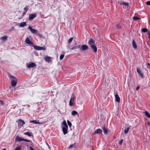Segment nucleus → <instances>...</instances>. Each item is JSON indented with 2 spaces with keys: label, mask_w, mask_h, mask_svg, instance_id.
I'll return each instance as SVG.
<instances>
[{
  "label": "nucleus",
  "mask_w": 150,
  "mask_h": 150,
  "mask_svg": "<svg viewBox=\"0 0 150 150\" xmlns=\"http://www.w3.org/2000/svg\"><path fill=\"white\" fill-rule=\"evenodd\" d=\"M62 127L64 134H67V133L68 127L65 120L64 121L62 122Z\"/></svg>",
  "instance_id": "1"
},
{
  "label": "nucleus",
  "mask_w": 150,
  "mask_h": 150,
  "mask_svg": "<svg viewBox=\"0 0 150 150\" xmlns=\"http://www.w3.org/2000/svg\"><path fill=\"white\" fill-rule=\"evenodd\" d=\"M9 77L10 79H12L11 85L13 87L16 86L17 84V79L13 76L9 75Z\"/></svg>",
  "instance_id": "2"
},
{
  "label": "nucleus",
  "mask_w": 150,
  "mask_h": 150,
  "mask_svg": "<svg viewBox=\"0 0 150 150\" xmlns=\"http://www.w3.org/2000/svg\"><path fill=\"white\" fill-rule=\"evenodd\" d=\"M33 47L35 50H45V48L44 47L38 46L36 45H34Z\"/></svg>",
  "instance_id": "3"
},
{
  "label": "nucleus",
  "mask_w": 150,
  "mask_h": 150,
  "mask_svg": "<svg viewBox=\"0 0 150 150\" xmlns=\"http://www.w3.org/2000/svg\"><path fill=\"white\" fill-rule=\"evenodd\" d=\"M28 29L30 30L31 31V32L33 33L36 34L37 32V31L35 29H33L32 28V27L30 26H29L28 27Z\"/></svg>",
  "instance_id": "4"
},
{
  "label": "nucleus",
  "mask_w": 150,
  "mask_h": 150,
  "mask_svg": "<svg viewBox=\"0 0 150 150\" xmlns=\"http://www.w3.org/2000/svg\"><path fill=\"white\" fill-rule=\"evenodd\" d=\"M88 43L90 46L95 45V41L92 39L91 38L88 42Z\"/></svg>",
  "instance_id": "5"
},
{
  "label": "nucleus",
  "mask_w": 150,
  "mask_h": 150,
  "mask_svg": "<svg viewBox=\"0 0 150 150\" xmlns=\"http://www.w3.org/2000/svg\"><path fill=\"white\" fill-rule=\"evenodd\" d=\"M88 47L86 45H82L81 47V50L84 51L88 49Z\"/></svg>",
  "instance_id": "6"
},
{
  "label": "nucleus",
  "mask_w": 150,
  "mask_h": 150,
  "mask_svg": "<svg viewBox=\"0 0 150 150\" xmlns=\"http://www.w3.org/2000/svg\"><path fill=\"white\" fill-rule=\"evenodd\" d=\"M36 16V14H30L29 15V19L31 20L33 19Z\"/></svg>",
  "instance_id": "7"
},
{
  "label": "nucleus",
  "mask_w": 150,
  "mask_h": 150,
  "mask_svg": "<svg viewBox=\"0 0 150 150\" xmlns=\"http://www.w3.org/2000/svg\"><path fill=\"white\" fill-rule=\"evenodd\" d=\"M90 46L94 52L95 53L97 51V48L95 45H92Z\"/></svg>",
  "instance_id": "8"
},
{
  "label": "nucleus",
  "mask_w": 150,
  "mask_h": 150,
  "mask_svg": "<svg viewBox=\"0 0 150 150\" xmlns=\"http://www.w3.org/2000/svg\"><path fill=\"white\" fill-rule=\"evenodd\" d=\"M115 101L119 103L120 101V98L117 94H116L115 95Z\"/></svg>",
  "instance_id": "9"
},
{
  "label": "nucleus",
  "mask_w": 150,
  "mask_h": 150,
  "mask_svg": "<svg viewBox=\"0 0 150 150\" xmlns=\"http://www.w3.org/2000/svg\"><path fill=\"white\" fill-rule=\"evenodd\" d=\"M137 72L142 78H143V75L139 69H137Z\"/></svg>",
  "instance_id": "10"
},
{
  "label": "nucleus",
  "mask_w": 150,
  "mask_h": 150,
  "mask_svg": "<svg viewBox=\"0 0 150 150\" xmlns=\"http://www.w3.org/2000/svg\"><path fill=\"white\" fill-rule=\"evenodd\" d=\"M25 42L28 44H33L32 42L30 40L28 37L26 38L25 40Z\"/></svg>",
  "instance_id": "11"
},
{
  "label": "nucleus",
  "mask_w": 150,
  "mask_h": 150,
  "mask_svg": "<svg viewBox=\"0 0 150 150\" xmlns=\"http://www.w3.org/2000/svg\"><path fill=\"white\" fill-rule=\"evenodd\" d=\"M36 67V64L34 63H32L29 64L27 65V67L28 68H33Z\"/></svg>",
  "instance_id": "12"
},
{
  "label": "nucleus",
  "mask_w": 150,
  "mask_h": 150,
  "mask_svg": "<svg viewBox=\"0 0 150 150\" xmlns=\"http://www.w3.org/2000/svg\"><path fill=\"white\" fill-rule=\"evenodd\" d=\"M19 122L18 123V125H19L22 126L25 123V122L24 121L22 120L21 119H19Z\"/></svg>",
  "instance_id": "13"
},
{
  "label": "nucleus",
  "mask_w": 150,
  "mask_h": 150,
  "mask_svg": "<svg viewBox=\"0 0 150 150\" xmlns=\"http://www.w3.org/2000/svg\"><path fill=\"white\" fill-rule=\"evenodd\" d=\"M74 100V98H72L70 100L69 102V105L70 106H73L74 105L73 102Z\"/></svg>",
  "instance_id": "14"
},
{
  "label": "nucleus",
  "mask_w": 150,
  "mask_h": 150,
  "mask_svg": "<svg viewBox=\"0 0 150 150\" xmlns=\"http://www.w3.org/2000/svg\"><path fill=\"white\" fill-rule=\"evenodd\" d=\"M23 139L22 138H21L18 136H17L16 138V140L17 142H21L23 141Z\"/></svg>",
  "instance_id": "15"
},
{
  "label": "nucleus",
  "mask_w": 150,
  "mask_h": 150,
  "mask_svg": "<svg viewBox=\"0 0 150 150\" xmlns=\"http://www.w3.org/2000/svg\"><path fill=\"white\" fill-rule=\"evenodd\" d=\"M102 132V131L100 129H98L96 130L94 132V134H97L101 133Z\"/></svg>",
  "instance_id": "16"
},
{
  "label": "nucleus",
  "mask_w": 150,
  "mask_h": 150,
  "mask_svg": "<svg viewBox=\"0 0 150 150\" xmlns=\"http://www.w3.org/2000/svg\"><path fill=\"white\" fill-rule=\"evenodd\" d=\"M132 45L133 47L135 49H136L137 48V45L135 43V41L134 40H133L132 42Z\"/></svg>",
  "instance_id": "17"
},
{
  "label": "nucleus",
  "mask_w": 150,
  "mask_h": 150,
  "mask_svg": "<svg viewBox=\"0 0 150 150\" xmlns=\"http://www.w3.org/2000/svg\"><path fill=\"white\" fill-rule=\"evenodd\" d=\"M30 122L31 123H33L35 124H41V123L39 122L38 121H37V120H31L30 121Z\"/></svg>",
  "instance_id": "18"
},
{
  "label": "nucleus",
  "mask_w": 150,
  "mask_h": 150,
  "mask_svg": "<svg viewBox=\"0 0 150 150\" xmlns=\"http://www.w3.org/2000/svg\"><path fill=\"white\" fill-rule=\"evenodd\" d=\"M26 23L25 22H23L21 23L20 25V27H23L26 25Z\"/></svg>",
  "instance_id": "19"
},
{
  "label": "nucleus",
  "mask_w": 150,
  "mask_h": 150,
  "mask_svg": "<svg viewBox=\"0 0 150 150\" xmlns=\"http://www.w3.org/2000/svg\"><path fill=\"white\" fill-rule=\"evenodd\" d=\"M80 47V45H79V46H76L75 47H74L72 48H70L69 49V50H74V49H77V48H79Z\"/></svg>",
  "instance_id": "20"
},
{
  "label": "nucleus",
  "mask_w": 150,
  "mask_h": 150,
  "mask_svg": "<svg viewBox=\"0 0 150 150\" xmlns=\"http://www.w3.org/2000/svg\"><path fill=\"white\" fill-rule=\"evenodd\" d=\"M50 57H46L45 58V60L47 62H49L50 61Z\"/></svg>",
  "instance_id": "21"
},
{
  "label": "nucleus",
  "mask_w": 150,
  "mask_h": 150,
  "mask_svg": "<svg viewBox=\"0 0 150 150\" xmlns=\"http://www.w3.org/2000/svg\"><path fill=\"white\" fill-rule=\"evenodd\" d=\"M7 39V36H3L1 38V39L3 41H5Z\"/></svg>",
  "instance_id": "22"
},
{
  "label": "nucleus",
  "mask_w": 150,
  "mask_h": 150,
  "mask_svg": "<svg viewBox=\"0 0 150 150\" xmlns=\"http://www.w3.org/2000/svg\"><path fill=\"white\" fill-rule=\"evenodd\" d=\"M76 145V143H74L73 144H71L69 145V146L68 149H70L71 148L73 147H75Z\"/></svg>",
  "instance_id": "23"
},
{
  "label": "nucleus",
  "mask_w": 150,
  "mask_h": 150,
  "mask_svg": "<svg viewBox=\"0 0 150 150\" xmlns=\"http://www.w3.org/2000/svg\"><path fill=\"white\" fill-rule=\"evenodd\" d=\"M78 114V112L75 110H73L71 112V115H77Z\"/></svg>",
  "instance_id": "24"
},
{
  "label": "nucleus",
  "mask_w": 150,
  "mask_h": 150,
  "mask_svg": "<svg viewBox=\"0 0 150 150\" xmlns=\"http://www.w3.org/2000/svg\"><path fill=\"white\" fill-rule=\"evenodd\" d=\"M103 129L104 134H107L108 130L105 128L104 127H103Z\"/></svg>",
  "instance_id": "25"
},
{
  "label": "nucleus",
  "mask_w": 150,
  "mask_h": 150,
  "mask_svg": "<svg viewBox=\"0 0 150 150\" xmlns=\"http://www.w3.org/2000/svg\"><path fill=\"white\" fill-rule=\"evenodd\" d=\"M121 5H123L125 6H126L127 7H128L129 6L128 4L127 3L125 2H122L120 3Z\"/></svg>",
  "instance_id": "26"
},
{
  "label": "nucleus",
  "mask_w": 150,
  "mask_h": 150,
  "mask_svg": "<svg viewBox=\"0 0 150 150\" xmlns=\"http://www.w3.org/2000/svg\"><path fill=\"white\" fill-rule=\"evenodd\" d=\"M145 115L148 117L150 118V114L148 112L146 111L145 112Z\"/></svg>",
  "instance_id": "27"
},
{
  "label": "nucleus",
  "mask_w": 150,
  "mask_h": 150,
  "mask_svg": "<svg viewBox=\"0 0 150 150\" xmlns=\"http://www.w3.org/2000/svg\"><path fill=\"white\" fill-rule=\"evenodd\" d=\"M23 134L24 135H27L29 137H30L31 136V134L28 132H25L23 133Z\"/></svg>",
  "instance_id": "28"
},
{
  "label": "nucleus",
  "mask_w": 150,
  "mask_h": 150,
  "mask_svg": "<svg viewBox=\"0 0 150 150\" xmlns=\"http://www.w3.org/2000/svg\"><path fill=\"white\" fill-rule=\"evenodd\" d=\"M141 30L142 32L145 33L147 31V29L145 28H142L141 29Z\"/></svg>",
  "instance_id": "29"
},
{
  "label": "nucleus",
  "mask_w": 150,
  "mask_h": 150,
  "mask_svg": "<svg viewBox=\"0 0 150 150\" xmlns=\"http://www.w3.org/2000/svg\"><path fill=\"white\" fill-rule=\"evenodd\" d=\"M129 127H128L127 128L125 129L124 130L125 133V134H127V133L129 131Z\"/></svg>",
  "instance_id": "30"
},
{
  "label": "nucleus",
  "mask_w": 150,
  "mask_h": 150,
  "mask_svg": "<svg viewBox=\"0 0 150 150\" xmlns=\"http://www.w3.org/2000/svg\"><path fill=\"white\" fill-rule=\"evenodd\" d=\"M133 19L134 20H140V19L138 17L134 16V17L133 18Z\"/></svg>",
  "instance_id": "31"
},
{
  "label": "nucleus",
  "mask_w": 150,
  "mask_h": 150,
  "mask_svg": "<svg viewBox=\"0 0 150 150\" xmlns=\"http://www.w3.org/2000/svg\"><path fill=\"white\" fill-rule=\"evenodd\" d=\"M67 122L69 127H71L72 125L71 123L68 120H67Z\"/></svg>",
  "instance_id": "32"
},
{
  "label": "nucleus",
  "mask_w": 150,
  "mask_h": 150,
  "mask_svg": "<svg viewBox=\"0 0 150 150\" xmlns=\"http://www.w3.org/2000/svg\"><path fill=\"white\" fill-rule=\"evenodd\" d=\"M73 38H70L68 40V42L69 43H70L73 40Z\"/></svg>",
  "instance_id": "33"
},
{
  "label": "nucleus",
  "mask_w": 150,
  "mask_h": 150,
  "mask_svg": "<svg viewBox=\"0 0 150 150\" xmlns=\"http://www.w3.org/2000/svg\"><path fill=\"white\" fill-rule=\"evenodd\" d=\"M116 28L118 29H120L121 28V27L119 24H117L116 25Z\"/></svg>",
  "instance_id": "34"
},
{
  "label": "nucleus",
  "mask_w": 150,
  "mask_h": 150,
  "mask_svg": "<svg viewBox=\"0 0 150 150\" xmlns=\"http://www.w3.org/2000/svg\"><path fill=\"white\" fill-rule=\"evenodd\" d=\"M24 10L25 11V12H26L28 10V6H27L26 7L24 8Z\"/></svg>",
  "instance_id": "35"
},
{
  "label": "nucleus",
  "mask_w": 150,
  "mask_h": 150,
  "mask_svg": "<svg viewBox=\"0 0 150 150\" xmlns=\"http://www.w3.org/2000/svg\"><path fill=\"white\" fill-rule=\"evenodd\" d=\"M64 57V54L61 55L60 57V60H62L63 59Z\"/></svg>",
  "instance_id": "36"
},
{
  "label": "nucleus",
  "mask_w": 150,
  "mask_h": 150,
  "mask_svg": "<svg viewBox=\"0 0 150 150\" xmlns=\"http://www.w3.org/2000/svg\"><path fill=\"white\" fill-rule=\"evenodd\" d=\"M21 147L20 146H18L16 147L15 150H21Z\"/></svg>",
  "instance_id": "37"
},
{
  "label": "nucleus",
  "mask_w": 150,
  "mask_h": 150,
  "mask_svg": "<svg viewBox=\"0 0 150 150\" xmlns=\"http://www.w3.org/2000/svg\"><path fill=\"white\" fill-rule=\"evenodd\" d=\"M123 139H121L119 142V144L120 145H121L123 142Z\"/></svg>",
  "instance_id": "38"
},
{
  "label": "nucleus",
  "mask_w": 150,
  "mask_h": 150,
  "mask_svg": "<svg viewBox=\"0 0 150 150\" xmlns=\"http://www.w3.org/2000/svg\"><path fill=\"white\" fill-rule=\"evenodd\" d=\"M146 4L148 5H150V1L146 2Z\"/></svg>",
  "instance_id": "39"
},
{
  "label": "nucleus",
  "mask_w": 150,
  "mask_h": 150,
  "mask_svg": "<svg viewBox=\"0 0 150 150\" xmlns=\"http://www.w3.org/2000/svg\"><path fill=\"white\" fill-rule=\"evenodd\" d=\"M23 140H24L23 141H25L28 142H29L30 141V140L27 139H23Z\"/></svg>",
  "instance_id": "40"
},
{
  "label": "nucleus",
  "mask_w": 150,
  "mask_h": 150,
  "mask_svg": "<svg viewBox=\"0 0 150 150\" xmlns=\"http://www.w3.org/2000/svg\"><path fill=\"white\" fill-rule=\"evenodd\" d=\"M139 86H138L137 87L136 89L137 90H138L139 89Z\"/></svg>",
  "instance_id": "41"
},
{
  "label": "nucleus",
  "mask_w": 150,
  "mask_h": 150,
  "mask_svg": "<svg viewBox=\"0 0 150 150\" xmlns=\"http://www.w3.org/2000/svg\"><path fill=\"white\" fill-rule=\"evenodd\" d=\"M30 149L31 150H34L33 148L31 146H30Z\"/></svg>",
  "instance_id": "42"
},
{
  "label": "nucleus",
  "mask_w": 150,
  "mask_h": 150,
  "mask_svg": "<svg viewBox=\"0 0 150 150\" xmlns=\"http://www.w3.org/2000/svg\"><path fill=\"white\" fill-rule=\"evenodd\" d=\"M147 124L149 126H150V122H148Z\"/></svg>",
  "instance_id": "43"
},
{
  "label": "nucleus",
  "mask_w": 150,
  "mask_h": 150,
  "mask_svg": "<svg viewBox=\"0 0 150 150\" xmlns=\"http://www.w3.org/2000/svg\"><path fill=\"white\" fill-rule=\"evenodd\" d=\"M148 66H150V64L149 63H148L147 64Z\"/></svg>",
  "instance_id": "44"
},
{
  "label": "nucleus",
  "mask_w": 150,
  "mask_h": 150,
  "mask_svg": "<svg viewBox=\"0 0 150 150\" xmlns=\"http://www.w3.org/2000/svg\"><path fill=\"white\" fill-rule=\"evenodd\" d=\"M0 102H1V104H3V102L1 100H0Z\"/></svg>",
  "instance_id": "45"
},
{
  "label": "nucleus",
  "mask_w": 150,
  "mask_h": 150,
  "mask_svg": "<svg viewBox=\"0 0 150 150\" xmlns=\"http://www.w3.org/2000/svg\"><path fill=\"white\" fill-rule=\"evenodd\" d=\"M25 13H26V12H24L23 13V15H25Z\"/></svg>",
  "instance_id": "46"
},
{
  "label": "nucleus",
  "mask_w": 150,
  "mask_h": 150,
  "mask_svg": "<svg viewBox=\"0 0 150 150\" xmlns=\"http://www.w3.org/2000/svg\"><path fill=\"white\" fill-rule=\"evenodd\" d=\"M148 35H149V36L148 37H150V33H149V34H148Z\"/></svg>",
  "instance_id": "47"
},
{
  "label": "nucleus",
  "mask_w": 150,
  "mask_h": 150,
  "mask_svg": "<svg viewBox=\"0 0 150 150\" xmlns=\"http://www.w3.org/2000/svg\"><path fill=\"white\" fill-rule=\"evenodd\" d=\"M2 150H6V149H4Z\"/></svg>",
  "instance_id": "48"
},
{
  "label": "nucleus",
  "mask_w": 150,
  "mask_h": 150,
  "mask_svg": "<svg viewBox=\"0 0 150 150\" xmlns=\"http://www.w3.org/2000/svg\"><path fill=\"white\" fill-rule=\"evenodd\" d=\"M148 38L150 40V37H148Z\"/></svg>",
  "instance_id": "49"
},
{
  "label": "nucleus",
  "mask_w": 150,
  "mask_h": 150,
  "mask_svg": "<svg viewBox=\"0 0 150 150\" xmlns=\"http://www.w3.org/2000/svg\"><path fill=\"white\" fill-rule=\"evenodd\" d=\"M68 48H69V46H68Z\"/></svg>",
  "instance_id": "50"
}]
</instances>
